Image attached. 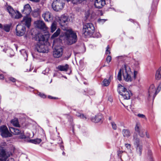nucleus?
Here are the masks:
<instances>
[{
    "mask_svg": "<svg viewBox=\"0 0 161 161\" xmlns=\"http://www.w3.org/2000/svg\"><path fill=\"white\" fill-rule=\"evenodd\" d=\"M122 73L124 80L128 82H130L133 80V79H136L138 74V72L137 71L134 70L133 77L132 76L133 75L132 72L131 71L130 67L125 64L122 65L118 74L117 78L119 81L121 80Z\"/></svg>",
    "mask_w": 161,
    "mask_h": 161,
    "instance_id": "obj_1",
    "label": "nucleus"
},
{
    "mask_svg": "<svg viewBox=\"0 0 161 161\" xmlns=\"http://www.w3.org/2000/svg\"><path fill=\"white\" fill-rule=\"evenodd\" d=\"M132 142L136 149V153L137 155L141 156L143 149V146L142 143L141 142L137 134L133 135Z\"/></svg>",
    "mask_w": 161,
    "mask_h": 161,
    "instance_id": "obj_2",
    "label": "nucleus"
},
{
    "mask_svg": "<svg viewBox=\"0 0 161 161\" xmlns=\"http://www.w3.org/2000/svg\"><path fill=\"white\" fill-rule=\"evenodd\" d=\"M118 91L124 99H129L132 94L131 91L128 90L124 86L119 84L118 85Z\"/></svg>",
    "mask_w": 161,
    "mask_h": 161,
    "instance_id": "obj_3",
    "label": "nucleus"
},
{
    "mask_svg": "<svg viewBox=\"0 0 161 161\" xmlns=\"http://www.w3.org/2000/svg\"><path fill=\"white\" fill-rule=\"evenodd\" d=\"M95 28L91 23H86L84 25L83 28V33L86 37L91 36L94 32Z\"/></svg>",
    "mask_w": 161,
    "mask_h": 161,
    "instance_id": "obj_4",
    "label": "nucleus"
},
{
    "mask_svg": "<svg viewBox=\"0 0 161 161\" xmlns=\"http://www.w3.org/2000/svg\"><path fill=\"white\" fill-rule=\"evenodd\" d=\"M65 38L70 45L75 43L77 40L76 34L71 30H69L66 31L65 33Z\"/></svg>",
    "mask_w": 161,
    "mask_h": 161,
    "instance_id": "obj_5",
    "label": "nucleus"
},
{
    "mask_svg": "<svg viewBox=\"0 0 161 161\" xmlns=\"http://www.w3.org/2000/svg\"><path fill=\"white\" fill-rule=\"evenodd\" d=\"M161 89V86L160 85L158 86L157 90L154 85H151L148 90V99L152 97L153 100L156 95L160 91Z\"/></svg>",
    "mask_w": 161,
    "mask_h": 161,
    "instance_id": "obj_6",
    "label": "nucleus"
},
{
    "mask_svg": "<svg viewBox=\"0 0 161 161\" xmlns=\"http://www.w3.org/2000/svg\"><path fill=\"white\" fill-rule=\"evenodd\" d=\"M7 10L11 17L13 18L18 19L22 17L21 14L18 11L14 10L10 6L7 7Z\"/></svg>",
    "mask_w": 161,
    "mask_h": 161,
    "instance_id": "obj_7",
    "label": "nucleus"
},
{
    "mask_svg": "<svg viewBox=\"0 0 161 161\" xmlns=\"http://www.w3.org/2000/svg\"><path fill=\"white\" fill-rule=\"evenodd\" d=\"M64 5V4L63 3L62 0H54L52 6L54 10L58 11L62 9Z\"/></svg>",
    "mask_w": 161,
    "mask_h": 161,
    "instance_id": "obj_8",
    "label": "nucleus"
},
{
    "mask_svg": "<svg viewBox=\"0 0 161 161\" xmlns=\"http://www.w3.org/2000/svg\"><path fill=\"white\" fill-rule=\"evenodd\" d=\"M0 132L2 136L4 137H11L12 134L9 132L8 128L5 125H2L0 127Z\"/></svg>",
    "mask_w": 161,
    "mask_h": 161,
    "instance_id": "obj_9",
    "label": "nucleus"
},
{
    "mask_svg": "<svg viewBox=\"0 0 161 161\" xmlns=\"http://www.w3.org/2000/svg\"><path fill=\"white\" fill-rule=\"evenodd\" d=\"M35 26L45 31H48V28L46 26L45 23L42 20H38L34 22Z\"/></svg>",
    "mask_w": 161,
    "mask_h": 161,
    "instance_id": "obj_10",
    "label": "nucleus"
},
{
    "mask_svg": "<svg viewBox=\"0 0 161 161\" xmlns=\"http://www.w3.org/2000/svg\"><path fill=\"white\" fill-rule=\"evenodd\" d=\"M20 138H24V141L25 142H29L35 144H38L40 143L42 140L40 139H30L29 136L25 135H22L20 136Z\"/></svg>",
    "mask_w": 161,
    "mask_h": 161,
    "instance_id": "obj_11",
    "label": "nucleus"
},
{
    "mask_svg": "<svg viewBox=\"0 0 161 161\" xmlns=\"http://www.w3.org/2000/svg\"><path fill=\"white\" fill-rule=\"evenodd\" d=\"M25 26H23L21 24L17 25L16 29V35L19 36H22L25 33Z\"/></svg>",
    "mask_w": 161,
    "mask_h": 161,
    "instance_id": "obj_12",
    "label": "nucleus"
},
{
    "mask_svg": "<svg viewBox=\"0 0 161 161\" xmlns=\"http://www.w3.org/2000/svg\"><path fill=\"white\" fill-rule=\"evenodd\" d=\"M9 128L10 131L12 133L15 135H19V139H23L24 141V138H20V136L22 135H25L24 134V132L23 131H21L15 128H14L9 127Z\"/></svg>",
    "mask_w": 161,
    "mask_h": 161,
    "instance_id": "obj_13",
    "label": "nucleus"
},
{
    "mask_svg": "<svg viewBox=\"0 0 161 161\" xmlns=\"http://www.w3.org/2000/svg\"><path fill=\"white\" fill-rule=\"evenodd\" d=\"M69 19L67 16L62 15L59 18L58 22L61 26L67 25Z\"/></svg>",
    "mask_w": 161,
    "mask_h": 161,
    "instance_id": "obj_14",
    "label": "nucleus"
},
{
    "mask_svg": "<svg viewBox=\"0 0 161 161\" xmlns=\"http://www.w3.org/2000/svg\"><path fill=\"white\" fill-rule=\"evenodd\" d=\"M63 51L62 48L60 47H55L53 53L54 57L56 58L60 57L62 54Z\"/></svg>",
    "mask_w": 161,
    "mask_h": 161,
    "instance_id": "obj_15",
    "label": "nucleus"
},
{
    "mask_svg": "<svg viewBox=\"0 0 161 161\" xmlns=\"http://www.w3.org/2000/svg\"><path fill=\"white\" fill-rule=\"evenodd\" d=\"M10 156V154L6 153L3 149H0V161H6L8 158Z\"/></svg>",
    "mask_w": 161,
    "mask_h": 161,
    "instance_id": "obj_16",
    "label": "nucleus"
},
{
    "mask_svg": "<svg viewBox=\"0 0 161 161\" xmlns=\"http://www.w3.org/2000/svg\"><path fill=\"white\" fill-rule=\"evenodd\" d=\"M31 18L28 16H26L23 17L20 24L24 25L29 28L31 25Z\"/></svg>",
    "mask_w": 161,
    "mask_h": 161,
    "instance_id": "obj_17",
    "label": "nucleus"
},
{
    "mask_svg": "<svg viewBox=\"0 0 161 161\" xmlns=\"http://www.w3.org/2000/svg\"><path fill=\"white\" fill-rule=\"evenodd\" d=\"M44 20L47 22L52 21L53 19V16L51 13L49 11L44 12L42 15Z\"/></svg>",
    "mask_w": 161,
    "mask_h": 161,
    "instance_id": "obj_18",
    "label": "nucleus"
},
{
    "mask_svg": "<svg viewBox=\"0 0 161 161\" xmlns=\"http://www.w3.org/2000/svg\"><path fill=\"white\" fill-rule=\"evenodd\" d=\"M41 43L39 42L36 46V50L40 53H47L48 51L45 48V46L43 44H40Z\"/></svg>",
    "mask_w": 161,
    "mask_h": 161,
    "instance_id": "obj_19",
    "label": "nucleus"
},
{
    "mask_svg": "<svg viewBox=\"0 0 161 161\" xmlns=\"http://www.w3.org/2000/svg\"><path fill=\"white\" fill-rule=\"evenodd\" d=\"M48 37V35H45L44 36L43 35L39 34L36 36V40L39 42H41L40 43H42V42L47 40Z\"/></svg>",
    "mask_w": 161,
    "mask_h": 161,
    "instance_id": "obj_20",
    "label": "nucleus"
},
{
    "mask_svg": "<svg viewBox=\"0 0 161 161\" xmlns=\"http://www.w3.org/2000/svg\"><path fill=\"white\" fill-rule=\"evenodd\" d=\"M105 0H95V7L98 8H102L105 4Z\"/></svg>",
    "mask_w": 161,
    "mask_h": 161,
    "instance_id": "obj_21",
    "label": "nucleus"
},
{
    "mask_svg": "<svg viewBox=\"0 0 161 161\" xmlns=\"http://www.w3.org/2000/svg\"><path fill=\"white\" fill-rule=\"evenodd\" d=\"M31 11V8L29 4H27L25 5L24 7V9L22 11L23 14H25L26 16L29 15Z\"/></svg>",
    "mask_w": 161,
    "mask_h": 161,
    "instance_id": "obj_22",
    "label": "nucleus"
},
{
    "mask_svg": "<svg viewBox=\"0 0 161 161\" xmlns=\"http://www.w3.org/2000/svg\"><path fill=\"white\" fill-rule=\"evenodd\" d=\"M69 68V65L67 64L65 65H59L57 67V69L61 71H67Z\"/></svg>",
    "mask_w": 161,
    "mask_h": 161,
    "instance_id": "obj_23",
    "label": "nucleus"
},
{
    "mask_svg": "<svg viewBox=\"0 0 161 161\" xmlns=\"http://www.w3.org/2000/svg\"><path fill=\"white\" fill-rule=\"evenodd\" d=\"M123 136L125 138H128L131 135L130 131L128 129H123L122 130Z\"/></svg>",
    "mask_w": 161,
    "mask_h": 161,
    "instance_id": "obj_24",
    "label": "nucleus"
},
{
    "mask_svg": "<svg viewBox=\"0 0 161 161\" xmlns=\"http://www.w3.org/2000/svg\"><path fill=\"white\" fill-rule=\"evenodd\" d=\"M95 15V13L93 12L92 10H89L86 12L85 17L86 19L90 16L91 18H92Z\"/></svg>",
    "mask_w": 161,
    "mask_h": 161,
    "instance_id": "obj_25",
    "label": "nucleus"
},
{
    "mask_svg": "<svg viewBox=\"0 0 161 161\" xmlns=\"http://www.w3.org/2000/svg\"><path fill=\"white\" fill-rule=\"evenodd\" d=\"M10 123L14 126L17 127H20V125L17 118H15L12 119L10 121Z\"/></svg>",
    "mask_w": 161,
    "mask_h": 161,
    "instance_id": "obj_26",
    "label": "nucleus"
},
{
    "mask_svg": "<svg viewBox=\"0 0 161 161\" xmlns=\"http://www.w3.org/2000/svg\"><path fill=\"white\" fill-rule=\"evenodd\" d=\"M102 118V116L100 115H97L95 116L94 119H92V121L95 123H97L99 122Z\"/></svg>",
    "mask_w": 161,
    "mask_h": 161,
    "instance_id": "obj_27",
    "label": "nucleus"
},
{
    "mask_svg": "<svg viewBox=\"0 0 161 161\" xmlns=\"http://www.w3.org/2000/svg\"><path fill=\"white\" fill-rule=\"evenodd\" d=\"M75 115L78 117L83 119L86 120L87 119V117L85 115L79 112H77Z\"/></svg>",
    "mask_w": 161,
    "mask_h": 161,
    "instance_id": "obj_28",
    "label": "nucleus"
},
{
    "mask_svg": "<svg viewBox=\"0 0 161 161\" xmlns=\"http://www.w3.org/2000/svg\"><path fill=\"white\" fill-rule=\"evenodd\" d=\"M75 115L78 117L83 119L86 120L87 119V117L85 115L79 112H77Z\"/></svg>",
    "mask_w": 161,
    "mask_h": 161,
    "instance_id": "obj_29",
    "label": "nucleus"
},
{
    "mask_svg": "<svg viewBox=\"0 0 161 161\" xmlns=\"http://www.w3.org/2000/svg\"><path fill=\"white\" fill-rule=\"evenodd\" d=\"M110 82V80L109 78L108 79H105L103 81V85L104 86H107L109 85Z\"/></svg>",
    "mask_w": 161,
    "mask_h": 161,
    "instance_id": "obj_30",
    "label": "nucleus"
},
{
    "mask_svg": "<svg viewBox=\"0 0 161 161\" xmlns=\"http://www.w3.org/2000/svg\"><path fill=\"white\" fill-rule=\"evenodd\" d=\"M60 33V30L59 29H58L51 36V38L53 39L56 37L58 36Z\"/></svg>",
    "mask_w": 161,
    "mask_h": 161,
    "instance_id": "obj_31",
    "label": "nucleus"
},
{
    "mask_svg": "<svg viewBox=\"0 0 161 161\" xmlns=\"http://www.w3.org/2000/svg\"><path fill=\"white\" fill-rule=\"evenodd\" d=\"M141 126V124L139 123L138 122L136 123L135 128V130L138 133L140 131V128Z\"/></svg>",
    "mask_w": 161,
    "mask_h": 161,
    "instance_id": "obj_32",
    "label": "nucleus"
},
{
    "mask_svg": "<svg viewBox=\"0 0 161 161\" xmlns=\"http://www.w3.org/2000/svg\"><path fill=\"white\" fill-rule=\"evenodd\" d=\"M56 29V24L53 22L52 23L51 28V32L53 33L54 32Z\"/></svg>",
    "mask_w": 161,
    "mask_h": 161,
    "instance_id": "obj_33",
    "label": "nucleus"
},
{
    "mask_svg": "<svg viewBox=\"0 0 161 161\" xmlns=\"http://www.w3.org/2000/svg\"><path fill=\"white\" fill-rule=\"evenodd\" d=\"M10 25H6L4 26V29L6 32H9L10 31Z\"/></svg>",
    "mask_w": 161,
    "mask_h": 161,
    "instance_id": "obj_34",
    "label": "nucleus"
},
{
    "mask_svg": "<svg viewBox=\"0 0 161 161\" xmlns=\"http://www.w3.org/2000/svg\"><path fill=\"white\" fill-rule=\"evenodd\" d=\"M71 1L74 4H78L81 3L80 0H71Z\"/></svg>",
    "mask_w": 161,
    "mask_h": 161,
    "instance_id": "obj_35",
    "label": "nucleus"
},
{
    "mask_svg": "<svg viewBox=\"0 0 161 161\" xmlns=\"http://www.w3.org/2000/svg\"><path fill=\"white\" fill-rule=\"evenodd\" d=\"M139 62L138 61H135V62L134 63V65L135 66L136 69H138L139 68Z\"/></svg>",
    "mask_w": 161,
    "mask_h": 161,
    "instance_id": "obj_36",
    "label": "nucleus"
},
{
    "mask_svg": "<svg viewBox=\"0 0 161 161\" xmlns=\"http://www.w3.org/2000/svg\"><path fill=\"white\" fill-rule=\"evenodd\" d=\"M125 147H126V148L129 150L131 151V145L130 144L128 143H125Z\"/></svg>",
    "mask_w": 161,
    "mask_h": 161,
    "instance_id": "obj_37",
    "label": "nucleus"
},
{
    "mask_svg": "<svg viewBox=\"0 0 161 161\" xmlns=\"http://www.w3.org/2000/svg\"><path fill=\"white\" fill-rule=\"evenodd\" d=\"M111 124L113 129L114 130H116L117 127L115 123L114 122H112Z\"/></svg>",
    "mask_w": 161,
    "mask_h": 161,
    "instance_id": "obj_38",
    "label": "nucleus"
},
{
    "mask_svg": "<svg viewBox=\"0 0 161 161\" xmlns=\"http://www.w3.org/2000/svg\"><path fill=\"white\" fill-rule=\"evenodd\" d=\"M139 135L141 137H143L145 136V133L142 131H140L138 133Z\"/></svg>",
    "mask_w": 161,
    "mask_h": 161,
    "instance_id": "obj_39",
    "label": "nucleus"
},
{
    "mask_svg": "<svg viewBox=\"0 0 161 161\" xmlns=\"http://www.w3.org/2000/svg\"><path fill=\"white\" fill-rule=\"evenodd\" d=\"M137 116L140 118H143L145 119H147L145 116L144 114H139L137 115Z\"/></svg>",
    "mask_w": 161,
    "mask_h": 161,
    "instance_id": "obj_40",
    "label": "nucleus"
},
{
    "mask_svg": "<svg viewBox=\"0 0 161 161\" xmlns=\"http://www.w3.org/2000/svg\"><path fill=\"white\" fill-rule=\"evenodd\" d=\"M123 151L121 150H118L117 152V154L119 158H121V154L123 153Z\"/></svg>",
    "mask_w": 161,
    "mask_h": 161,
    "instance_id": "obj_41",
    "label": "nucleus"
},
{
    "mask_svg": "<svg viewBox=\"0 0 161 161\" xmlns=\"http://www.w3.org/2000/svg\"><path fill=\"white\" fill-rule=\"evenodd\" d=\"M8 79L10 81L13 82H15L16 80L15 79L12 77H9Z\"/></svg>",
    "mask_w": 161,
    "mask_h": 161,
    "instance_id": "obj_42",
    "label": "nucleus"
},
{
    "mask_svg": "<svg viewBox=\"0 0 161 161\" xmlns=\"http://www.w3.org/2000/svg\"><path fill=\"white\" fill-rule=\"evenodd\" d=\"M109 45H108L106 47V54H109L110 53V50H109Z\"/></svg>",
    "mask_w": 161,
    "mask_h": 161,
    "instance_id": "obj_43",
    "label": "nucleus"
},
{
    "mask_svg": "<svg viewBox=\"0 0 161 161\" xmlns=\"http://www.w3.org/2000/svg\"><path fill=\"white\" fill-rule=\"evenodd\" d=\"M39 15V13L38 11L34 12L33 13V15L34 17H37Z\"/></svg>",
    "mask_w": 161,
    "mask_h": 161,
    "instance_id": "obj_44",
    "label": "nucleus"
},
{
    "mask_svg": "<svg viewBox=\"0 0 161 161\" xmlns=\"http://www.w3.org/2000/svg\"><path fill=\"white\" fill-rule=\"evenodd\" d=\"M111 56L108 55L106 61L107 63H109L111 60Z\"/></svg>",
    "mask_w": 161,
    "mask_h": 161,
    "instance_id": "obj_45",
    "label": "nucleus"
},
{
    "mask_svg": "<svg viewBox=\"0 0 161 161\" xmlns=\"http://www.w3.org/2000/svg\"><path fill=\"white\" fill-rule=\"evenodd\" d=\"M38 95L40 96L41 97L43 98H45L46 97V96L45 95H44L43 93H38Z\"/></svg>",
    "mask_w": 161,
    "mask_h": 161,
    "instance_id": "obj_46",
    "label": "nucleus"
},
{
    "mask_svg": "<svg viewBox=\"0 0 161 161\" xmlns=\"http://www.w3.org/2000/svg\"><path fill=\"white\" fill-rule=\"evenodd\" d=\"M105 21L106 20L105 19H99L98 20V22L100 23H104Z\"/></svg>",
    "mask_w": 161,
    "mask_h": 161,
    "instance_id": "obj_47",
    "label": "nucleus"
},
{
    "mask_svg": "<svg viewBox=\"0 0 161 161\" xmlns=\"http://www.w3.org/2000/svg\"><path fill=\"white\" fill-rule=\"evenodd\" d=\"M4 79V77L3 74H0V79L3 80Z\"/></svg>",
    "mask_w": 161,
    "mask_h": 161,
    "instance_id": "obj_48",
    "label": "nucleus"
},
{
    "mask_svg": "<svg viewBox=\"0 0 161 161\" xmlns=\"http://www.w3.org/2000/svg\"><path fill=\"white\" fill-rule=\"evenodd\" d=\"M145 134L147 138H149L150 137L149 134L147 132H145Z\"/></svg>",
    "mask_w": 161,
    "mask_h": 161,
    "instance_id": "obj_49",
    "label": "nucleus"
},
{
    "mask_svg": "<svg viewBox=\"0 0 161 161\" xmlns=\"http://www.w3.org/2000/svg\"><path fill=\"white\" fill-rule=\"evenodd\" d=\"M7 161H14V159L13 158H11L8 159Z\"/></svg>",
    "mask_w": 161,
    "mask_h": 161,
    "instance_id": "obj_50",
    "label": "nucleus"
},
{
    "mask_svg": "<svg viewBox=\"0 0 161 161\" xmlns=\"http://www.w3.org/2000/svg\"><path fill=\"white\" fill-rule=\"evenodd\" d=\"M56 41V40H54L53 42V46H54L55 45V42Z\"/></svg>",
    "mask_w": 161,
    "mask_h": 161,
    "instance_id": "obj_51",
    "label": "nucleus"
},
{
    "mask_svg": "<svg viewBox=\"0 0 161 161\" xmlns=\"http://www.w3.org/2000/svg\"><path fill=\"white\" fill-rule=\"evenodd\" d=\"M108 100L111 102H112V99L111 98H109L108 99Z\"/></svg>",
    "mask_w": 161,
    "mask_h": 161,
    "instance_id": "obj_52",
    "label": "nucleus"
},
{
    "mask_svg": "<svg viewBox=\"0 0 161 161\" xmlns=\"http://www.w3.org/2000/svg\"><path fill=\"white\" fill-rule=\"evenodd\" d=\"M48 98H50V99H53V98H54L53 97L51 96H48Z\"/></svg>",
    "mask_w": 161,
    "mask_h": 161,
    "instance_id": "obj_53",
    "label": "nucleus"
},
{
    "mask_svg": "<svg viewBox=\"0 0 161 161\" xmlns=\"http://www.w3.org/2000/svg\"><path fill=\"white\" fill-rule=\"evenodd\" d=\"M3 28V25H2L0 24V28Z\"/></svg>",
    "mask_w": 161,
    "mask_h": 161,
    "instance_id": "obj_54",
    "label": "nucleus"
},
{
    "mask_svg": "<svg viewBox=\"0 0 161 161\" xmlns=\"http://www.w3.org/2000/svg\"><path fill=\"white\" fill-rule=\"evenodd\" d=\"M108 119L109 120H111L112 119V117H109L108 118Z\"/></svg>",
    "mask_w": 161,
    "mask_h": 161,
    "instance_id": "obj_55",
    "label": "nucleus"
},
{
    "mask_svg": "<svg viewBox=\"0 0 161 161\" xmlns=\"http://www.w3.org/2000/svg\"><path fill=\"white\" fill-rule=\"evenodd\" d=\"M24 53H25V54L27 57V54L26 53V52L25 51V52Z\"/></svg>",
    "mask_w": 161,
    "mask_h": 161,
    "instance_id": "obj_56",
    "label": "nucleus"
},
{
    "mask_svg": "<svg viewBox=\"0 0 161 161\" xmlns=\"http://www.w3.org/2000/svg\"><path fill=\"white\" fill-rule=\"evenodd\" d=\"M60 148H61V149H62H62H62V148H64V147H63V146H60Z\"/></svg>",
    "mask_w": 161,
    "mask_h": 161,
    "instance_id": "obj_57",
    "label": "nucleus"
},
{
    "mask_svg": "<svg viewBox=\"0 0 161 161\" xmlns=\"http://www.w3.org/2000/svg\"><path fill=\"white\" fill-rule=\"evenodd\" d=\"M81 0V2H82L83 1H86L87 0Z\"/></svg>",
    "mask_w": 161,
    "mask_h": 161,
    "instance_id": "obj_58",
    "label": "nucleus"
},
{
    "mask_svg": "<svg viewBox=\"0 0 161 161\" xmlns=\"http://www.w3.org/2000/svg\"><path fill=\"white\" fill-rule=\"evenodd\" d=\"M66 28H67V27H66L64 28H63V29L64 30H66Z\"/></svg>",
    "mask_w": 161,
    "mask_h": 161,
    "instance_id": "obj_59",
    "label": "nucleus"
},
{
    "mask_svg": "<svg viewBox=\"0 0 161 161\" xmlns=\"http://www.w3.org/2000/svg\"><path fill=\"white\" fill-rule=\"evenodd\" d=\"M62 154L63 155H64L65 154V153H64V152H63Z\"/></svg>",
    "mask_w": 161,
    "mask_h": 161,
    "instance_id": "obj_60",
    "label": "nucleus"
},
{
    "mask_svg": "<svg viewBox=\"0 0 161 161\" xmlns=\"http://www.w3.org/2000/svg\"><path fill=\"white\" fill-rule=\"evenodd\" d=\"M122 57V56L119 57V58H121Z\"/></svg>",
    "mask_w": 161,
    "mask_h": 161,
    "instance_id": "obj_61",
    "label": "nucleus"
},
{
    "mask_svg": "<svg viewBox=\"0 0 161 161\" xmlns=\"http://www.w3.org/2000/svg\"><path fill=\"white\" fill-rule=\"evenodd\" d=\"M1 119H0V123H1Z\"/></svg>",
    "mask_w": 161,
    "mask_h": 161,
    "instance_id": "obj_62",
    "label": "nucleus"
},
{
    "mask_svg": "<svg viewBox=\"0 0 161 161\" xmlns=\"http://www.w3.org/2000/svg\"><path fill=\"white\" fill-rule=\"evenodd\" d=\"M66 0L68 2L69 0Z\"/></svg>",
    "mask_w": 161,
    "mask_h": 161,
    "instance_id": "obj_63",
    "label": "nucleus"
}]
</instances>
